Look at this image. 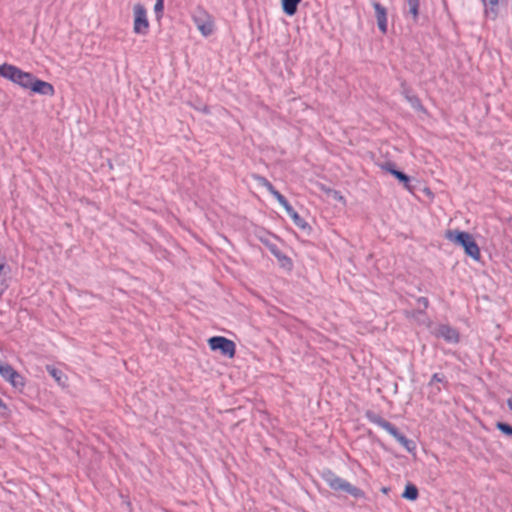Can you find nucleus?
Instances as JSON below:
<instances>
[{
	"instance_id": "1",
	"label": "nucleus",
	"mask_w": 512,
	"mask_h": 512,
	"mask_svg": "<svg viewBox=\"0 0 512 512\" xmlns=\"http://www.w3.org/2000/svg\"><path fill=\"white\" fill-rule=\"evenodd\" d=\"M446 239L464 248L465 253L474 260L481 257L479 246L473 236L465 231L448 230L445 234Z\"/></svg>"
},
{
	"instance_id": "2",
	"label": "nucleus",
	"mask_w": 512,
	"mask_h": 512,
	"mask_svg": "<svg viewBox=\"0 0 512 512\" xmlns=\"http://www.w3.org/2000/svg\"><path fill=\"white\" fill-rule=\"evenodd\" d=\"M0 76L18 84L24 89H30L35 78L31 73L24 72L18 67L10 64L0 65Z\"/></svg>"
},
{
	"instance_id": "3",
	"label": "nucleus",
	"mask_w": 512,
	"mask_h": 512,
	"mask_svg": "<svg viewBox=\"0 0 512 512\" xmlns=\"http://www.w3.org/2000/svg\"><path fill=\"white\" fill-rule=\"evenodd\" d=\"M322 477L324 481L329 485V487L336 491H343L355 498H360L364 496V493L361 489L353 486L343 478L337 476L333 472L327 470L322 473Z\"/></svg>"
},
{
	"instance_id": "4",
	"label": "nucleus",
	"mask_w": 512,
	"mask_h": 512,
	"mask_svg": "<svg viewBox=\"0 0 512 512\" xmlns=\"http://www.w3.org/2000/svg\"><path fill=\"white\" fill-rule=\"evenodd\" d=\"M208 345L211 350L217 351L219 350L222 355L227 356L229 358H233L236 353V345L235 343L227 339L223 336H214L208 339Z\"/></svg>"
},
{
	"instance_id": "5",
	"label": "nucleus",
	"mask_w": 512,
	"mask_h": 512,
	"mask_svg": "<svg viewBox=\"0 0 512 512\" xmlns=\"http://www.w3.org/2000/svg\"><path fill=\"white\" fill-rule=\"evenodd\" d=\"M134 23L133 30L136 34H146L149 28L147 12L143 5L136 4L133 8Z\"/></svg>"
},
{
	"instance_id": "6",
	"label": "nucleus",
	"mask_w": 512,
	"mask_h": 512,
	"mask_svg": "<svg viewBox=\"0 0 512 512\" xmlns=\"http://www.w3.org/2000/svg\"><path fill=\"white\" fill-rule=\"evenodd\" d=\"M0 375L16 389L21 390L25 385L24 378L9 364L0 365Z\"/></svg>"
},
{
	"instance_id": "7",
	"label": "nucleus",
	"mask_w": 512,
	"mask_h": 512,
	"mask_svg": "<svg viewBox=\"0 0 512 512\" xmlns=\"http://www.w3.org/2000/svg\"><path fill=\"white\" fill-rule=\"evenodd\" d=\"M193 20L198 30L203 36H209L214 30L213 20L204 10H198L193 16Z\"/></svg>"
},
{
	"instance_id": "8",
	"label": "nucleus",
	"mask_w": 512,
	"mask_h": 512,
	"mask_svg": "<svg viewBox=\"0 0 512 512\" xmlns=\"http://www.w3.org/2000/svg\"><path fill=\"white\" fill-rule=\"evenodd\" d=\"M434 334L436 335V337L443 338L448 343H458L459 342L458 331L449 325H445V324L439 325L435 329Z\"/></svg>"
},
{
	"instance_id": "9",
	"label": "nucleus",
	"mask_w": 512,
	"mask_h": 512,
	"mask_svg": "<svg viewBox=\"0 0 512 512\" xmlns=\"http://www.w3.org/2000/svg\"><path fill=\"white\" fill-rule=\"evenodd\" d=\"M30 90L34 93L45 95V96H53L54 95V88L53 86L43 80L34 78L32 85L30 86Z\"/></svg>"
},
{
	"instance_id": "10",
	"label": "nucleus",
	"mask_w": 512,
	"mask_h": 512,
	"mask_svg": "<svg viewBox=\"0 0 512 512\" xmlns=\"http://www.w3.org/2000/svg\"><path fill=\"white\" fill-rule=\"evenodd\" d=\"M378 28L382 33L387 32V10L378 2H373Z\"/></svg>"
},
{
	"instance_id": "11",
	"label": "nucleus",
	"mask_w": 512,
	"mask_h": 512,
	"mask_svg": "<svg viewBox=\"0 0 512 512\" xmlns=\"http://www.w3.org/2000/svg\"><path fill=\"white\" fill-rule=\"evenodd\" d=\"M391 436H393L408 452H413L416 448L414 441L406 438L403 434H401L395 426L392 427V430L388 432Z\"/></svg>"
},
{
	"instance_id": "12",
	"label": "nucleus",
	"mask_w": 512,
	"mask_h": 512,
	"mask_svg": "<svg viewBox=\"0 0 512 512\" xmlns=\"http://www.w3.org/2000/svg\"><path fill=\"white\" fill-rule=\"evenodd\" d=\"M10 267L3 261H0V297L9 286Z\"/></svg>"
},
{
	"instance_id": "13",
	"label": "nucleus",
	"mask_w": 512,
	"mask_h": 512,
	"mask_svg": "<svg viewBox=\"0 0 512 512\" xmlns=\"http://www.w3.org/2000/svg\"><path fill=\"white\" fill-rule=\"evenodd\" d=\"M367 418L377 426L381 427L385 431L389 432L392 430V427L394 426L390 422L383 419L381 416L375 414V413H367Z\"/></svg>"
},
{
	"instance_id": "14",
	"label": "nucleus",
	"mask_w": 512,
	"mask_h": 512,
	"mask_svg": "<svg viewBox=\"0 0 512 512\" xmlns=\"http://www.w3.org/2000/svg\"><path fill=\"white\" fill-rule=\"evenodd\" d=\"M485 6V14L492 19L497 17V6L499 0H482Z\"/></svg>"
},
{
	"instance_id": "15",
	"label": "nucleus",
	"mask_w": 512,
	"mask_h": 512,
	"mask_svg": "<svg viewBox=\"0 0 512 512\" xmlns=\"http://www.w3.org/2000/svg\"><path fill=\"white\" fill-rule=\"evenodd\" d=\"M300 2L301 0H282L283 11L287 15L293 16L297 11V7Z\"/></svg>"
},
{
	"instance_id": "16",
	"label": "nucleus",
	"mask_w": 512,
	"mask_h": 512,
	"mask_svg": "<svg viewBox=\"0 0 512 512\" xmlns=\"http://www.w3.org/2000/svg\"><path fill=\"white\" fill-rule=\"evenodd\" d=\"M47 371L59 385H61V386L65 385L67 377L61 370H59L53 366H47Z\"/></svg>"
},
{
	"instance_id": "17",
	"label": "nucleus",
	"mask_w": 512,
	"mask_h": 512,
	"mask_svg": "<svg viewBox=\"0 0 512 512\" xmlns=\"http://www.w3.org/2000/svg\"><path fill=\"white\" fill-rule=\"evenodd\" d=\"M385 169L392 175H394L399 181H401L405 185V187H408L410 179L406 174L394 169L393 165L390 163L385 166Z\"/></svg>"
},
{
	"instance_id": "18",
	"label": "nucleus",
	"mask_w": 512,
	"mask_h": 512,
	"mask_svg": "<svg viewBox=\"0 0 512 512\" xmlns=\"http://www.w3.org/2000/svg\"><path fill=\"white\" fill-rule=\"evenodd\" d=\"M274 197L279 202V204L286 210L290 217L292 216L293 212H296L280 192H275Z\"/></svg>"
},
{
	"instance_id": "19",
	"label": "nucleus",
	"mask_w": 512,
	"mask_h": 512,
	"mask_svg": "<svg viewBox=\"0 0 512 512\" xmlns=\"http://www.w3.org/2000/svg\"><path fill=\"white\" fill-rule=\"evenodd\" d=\"M274 197L279 202V204L286 210L290 217L292 216L293 212H296L280 192H275Z\"/></svg>"
},
{
	"instance_id": "20",
	"label": "nucleus",
	"mask_w": 512,
	"mask_h": 512,
	"mask_svg": "<svg viewBox=\"0 0 512 512\" xmlns=\"http://www.w3.org/2000/svg\"><path fill=\"white\" fill-rule=\"evenodd\" d=\"M274 197L279 202V204L286 210L290 217L292 216L293 212H296L280 192H275Z\"/></svg>"
},
{
	"instance_id": "21",
	"label": "nucleus",
	"mask_w": 512,
	"mask_h": 512,
	"mask_svg": "<svg viewBox=\"0 0 512 512\" xmlns=\"http://www.w3.org/2000/svg\"><path fill=\"white\" fill-rule=\"evenodd\" d=\"M402 497L408 500H416L418 497V489L413 484H408L402 494Z\"/></svg>"
},
{
	"instance_id": "22",
	"label": "nucleus",
	"mask_w": 512,
	"mask_h": 512,
	"mask_svg": "<svg viewBox=\"0 0 512 512\" xmlns=\"http://www.w3.org/2000/svg\"><path fill=\"white\" fill-rule=\"evenodd\" d=\"M253 177L258 185L265 187L273 196L275 192H278L265 177L260 175H254Z\"/></svg>"
},
{
	"instance_id": "23",
	"label": "nucleus",
	"mask_w": 512,
	"mask_h": 512,
	"mask_svg": "<svg viewBox=\"0 0 512 512\" xmlns=\"http://www.w3.org/2000/svg\"><path fill=\"white\" fill-rule=\"evenodd\" d=\"M409 8V13L413 16L414 21L417 20L419 15V0H405Z\"/></svg>"
},
{
	"instance_id": "24",
	"label": "nucleus",
	"mask_w": 512,
	"mask_h": 512,
	"mask_svg": "<svg viewBox=\"0 0 512 512\" xmlns=\"http://www.w3.org/2000/svg\"><path fill=\"white\" fill-rule=\"evenodd\" d=\"M496 427L504 434L512 436V426L503 422H497Z\"/></svg>"
},
{
	"instance_id": "25",
	"label": "nucleus",
	"mask_w": 512,
	"mask_h": 512,
	"mask_svg": "<svg viewBox=\"0 0 512 512\" xmlns=\"http://www.w3.org/2000/svg\"><path fill=\"white\" fill-rule=\"evenodd\" d=\"M278 262L281 265V267H283V268H286V269H291L292 268V261H291V259L289 257H287L286 255H284V254H282L278 258Z\"/></svg>"
},
{
	"instance_id": "26",
	"label": "nucleus",
	"mask_w": 512,
	"mask_h": 512,
	"mask_svg": "<svg viewBox=\"0 0 512 512\" xmlns=\"http://www.w3.org/2000/svg\"><path fill=\"white\" fill-rule=\"evenodd\" d=\"M291 218L296 226L300 228H305L306 222L303 220V218L300 217V215L297 212H293Z\"/></svg>"
},
{
	"instance_id": "27",
	"label": "nucleus",
	"mask_w": 512,
	"mask_h": 512,
	"mask_svg": "<svg viewBox=\"0 0 512 512\" xmlns=\"http://www.w3.org/2000/svg\"><path fill=\"white\" fill-rule=\"evenodd\" d=\"M267 248L270 250V252L278 259L282 253L281 251L278 249V247L273 244V243H270V242H265Z\"/></svg>"
},
{
	"instance_id": "28",
	"label": "nucleus",
	"mask_w": 512,
	"mask_h": 512,
	"mask_svg": "<svg viewBox=\"0 0 512 512\" xmlns=\"http://www.w3.org/2000/svg\"><path fill=\"white\" fill-rule=\"evenodd\" d=\"M406 99L410 102L411 106L415 109H421L422 106L420 104V101L417 97L415 96H410L408 94H406Z\"/></svg>"
},
{
	"instance_id": "29",
	"label": "nucleus",
	"mask_w": 512,
	"mask_h": 512,
	"mask_svg": "<svg viewBox=\"0 0 512 512\" xmlns=\"http://www.w3.org/2000/svg\"><path fill=\"white\" fill-rule=\"evenodd\" d=\"M164 9V0H156L154 10L156 14H161Z\"/></svg>"
},
{
	"instance_id": "30",
	"label": "nucleus",
	"mask_w": 512,
	"mask_h": 512,
	"mask_svg": "<svg viewBox=\"0 0 512 512\" xmlns=\"http://www.w3.org/2000/svg\"><path fill=\"white\" fill-rule=\"evenodd\" d=\"M444 381V376L442 374H439V373H435L432 378H431V381H430V385H433L435 382H443Z\"/></svg>"
},
{
	"instance_id": "31",
	"label": "nucleus",
	"mask_w": 512,
	"mask_h": 512,
	"mask_svg": "<svg viewBox=\"0 0 512 512\" xmlns=\"http://www.w3.org/2000/svg\"><path fill=\"white\" fill-rule=\"evenodd\" d=\"M328 192H329V194H331V196H332L335 200H338V201H342V200H343V196H342L338 191H335V190H329Z\"/></svg>"
},
{
	"instance_id": "32",
	"label": "nucleus",
	"mask_w": 512,
	"mask_h": 512,
	"mask_svg": "<svg viewBox=\"0 0 512 512\" xmlns=\"http://www.w3.org/2000/svg\"><path fill=\"white\" fill-rule=\"evenodd\" d=\"M417 302H418V304H419L420 306H422L424 309H426V308L428 307V299H427V298H425V297H420V298H418Z\"/></svg>"
},
{
	"instance_id": "33",
	"label": "nucleus",
	"mask_w": 512,
	"mask_h": 512,
	"mask_svg": "<svg viewBox=\"0 0 512 512\" xmlns=\"http://www.w3.org/2000/svg\"><path fill=\"white\" fill-rule=\"evenodd\" d=\"M507 405H508L509 409L512 411V397H510V398L507 400Z\"/></svg>"
},
{
	"instance_id": "34",
	"label": "nucleus",
	"mask_w": 512,
	"mask_h": 512,
	"mask_svg": "<svg viewBox=\"0 0 512 512\" xmlns=\"http://www.w3.org/2000/svg\"><path fill=\"white\" fill-rule=\"evenodd\" d=\"M382 491H383L384 493H387V492H388V489H387V488H383V489H382Z\"/></svg>"
},
{
	"instance_id": "35",
	"label": "nucleus",
	"mask_w": 512,
	"mask_h": 512,
	"mask_svg": "<svg viewBox=\"0 0 512 512\" xmlns=\"http://www.w3.org/2000/svg\"><path fill=\"white\" fill-rule=\"evenodd\" d=\"M2 364V362L0 361V365Z\"/></svg>"
}]
</instances>
